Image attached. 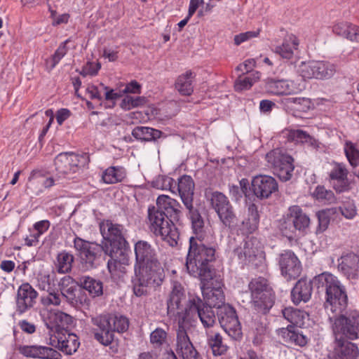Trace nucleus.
<instances>
[{"label":"nucleus","instance_id":"nucleus-1","mask_svg":"<svg viewBox=\"0 0 359 359\" xmlns=\"http://www.w3.org/2000/svg\"><path fill=\"white\" fill-rule=\"evenodd\" d=\"M318 288L325 291L324 307L329 319L334 323V336L348 339L359 337V311H353L347 315L341 314L347 306L348 297L344 286L333 274L325 272L315 278Z\"/></svg>","mask_w":359,"mask_h":359},{"label":"nucleus","instance_id":"nucleus-2","mask_svg":"<svg viewBox=\"0 0 359 359\" xmlns=\"http://www.w3.org/2000/svg\"><path fill=\"white\" fill-rule=\"evenodd\" d=\"M134 271L133 287L137 297L146 294L149 288L161 285L165 278L164 269L159 261L134 266Z\"/></svg>","mask_w":359,"mask_h":359},{"label":"nucleus","instance_id":"nucleus-3","mask_svg":"<svg viewBox=\"0 0 359 359\" xmlns=\"http://www.w3.org/2000/svg\"><path fill=\"white\" fill-rule=\"evenodd\" d=\"M95 339L100 344L108 346L114 339V332H123L129 326L128 319L123 316L100 315L91 318Z\"/></svg>","mask_w":359,"mask_h":359},{"label":"nucleus","instance_id":"nucleus-4","mask_svg":"<svg viewBox=\"0 0 359 359\" xmlns=\"http://www.w3.org/2000/svg\"><path fill=\"white\" fill-rule=\"evenodd\" d=\"M147 224L151 232L160 236L170 246L178 244L180 233L173 221L167 218L165 212L154 205L147 210Z\"/></svg>","mask_w":359,"mask_h":359},{"label":"nucleus","instance_id":"nucleus-5","mask_svg":"<svg viewBox=\"0 0 359 359\" xmlns=\"http://www.w3.org/2000/svg\"><path fill=\"white\" fill-rule=\"evenodd\" d=\"M197 316L206 331L211 330L216 325V315L212 308L205 304L198 296H190L187 302L184 312L180 313L178 327L185 328L194 316Z\"/></svg>","mask_w":359,"mask_h":359},{"label":"nucleus","instance_id":"nucleus-6","mask_svg":"<svg viewBox=\"0 0 359 359\" xmlns=\"http://www.w3.org/2000/svg\"><path fill=\"white\" fill-rule=\"evenodd\" d=\"M266 160L274 175L287 182L292 177L294 169L293 158L281 149H275L266 154Z\"/></svg>","mask_w":359,"mask_h":359},{"label":"nucleus","instance_id":"nucleus-7","mask_svg":"<svg viewBox=\"0 0 359 359\" xmlns=\"http://www.w3.org/2000/svg\"><path fill=\"white\" fill-rule=\"evenodd\" d=\"M215 249L212 247H207L203 241H196L194 237L189 238V248L187 257L186 266L196 274H198V269L196 263H201L211 266V262L215 259Z\"/></svg>","mask_w":359,"mask_h":359},{"label":"nucleus","instance_id":"nucleus-8","mask_svg":"<svg viewBox=\"0 0 359 359\" xmlns=\"http://www.w3.org/2000/svg\"><path fill=\"white\" fill-rule=\"evenodd\" d=\"M252 303L263 313L268 311L273 305L274 294L268 280L262 277L252 279L249 283Z\"/></svg>","mask_w":359,"mask_h":359},{"label":"nucleus","instance_id":"nucleus-9","mask_svg":"<svg viewBox=\"0 0 359 359\" xmlns=\"http://www.w3.org/2000/svg\"><path fill=\"white\" fill-rule=\"evenodd\" d=\"M209 201L222 224L231 230L236 229L238 218L228 198L222 192L214 191L210 194Z\"/></svg>","mask_w":359,"mask_h":359},{"label":"nucleus","instance_id":"nucleus-10","mask_svg":"<svg viewBox=\"0 0 359 359\" xmlns=\"http://www.w3.org/2000/svg\"><path fill=\"white\" fill-rule=\"evenodd\" d=\"M74 246L79 252L82 263L87 269L97 267L101 262L104 255H106L107 245L102 246L95 243H90L83 239L76 237L74 240Z\"/></svg>","mask_w":359,"mask_h":359},{"label":"nucleus","instance_id":"nucleus-11","mask_svg":"<svg viewBox=\"0 0 359 359\" xmlns=\"http://www.w3.org/2000/svg\"><path fill=\"white\" fill-rule=\"evenodd\" d=\"M310 218L299 205H292L280 223V229L285 235L303 231L309 226Z\"/></svg>","mask_w":359,"mask_h":359},{"label":"nucleus","instance_id":"nucleus-12","mask_svg":"<svg viewBox=\"0 0 359 359\" xmlns=\"http://www.w3.org/2000/svg\"><path fill=\"white\" fill-rule=\"evenodd\" d=\"M219 323L224 330L233 339L242 336L240 322L235 309L229 304H223L217 311Z\"/></svg>","mask_w":359,"mask_h":359},{"label":"nucleus","instance_id":"nucleus-13","mask_svg":"<svg viewBox=\"0 0 359 359\" xmlns=\"http://www.w3.org/2000/svg\"><path fill=\"white\" fill-rule=\"evenodd\" d=\"M299 72L304 79H330L335 73L334 65L324 61L303 62L299 66Z\"/></svg>","mask_w":359,"mask_h":359},{"label":"nucleus","instance_id":"nucleus-14","mask_svg":"<svg viewBox=\"0 0 359 359\" xmlns=\"http://www.w3.org/2000/svg\"><path fill=\"white\" fill-rule=\"evenodd\" d=\"M100 229L103 238L109 243V250L127 249L128 242L121 225L107 220L100 223Z\"/></svg>","mask_w":359,"mask_h":359},{"label":"nucleus","instance_id":"nucleus-15","mask_svg":"<svg viewBox=\"0 0 359 359\" xmlns=\"http://www.w3.org/2000/svg\"><path fill=\"white\" fill-rule=\"evenodd\" d=\"M81 156L74 153H61L55 159V165L59 178L71 179L79 170Z\"/></svg>","mask_w":359,"mask_h":359},{"label":"nucleus","instance_id":"nucleus-16","mask_svg":"<svg viewBox=\"0 0 359 359\" xmlns=\"http://www.w3.org/2000/svg\"><path fill=\"white\" fill-rule=\"evenodd\" d=\"M251 189L256 197L266 199L278 191V185L276 180L272 176L258 175L252 178Z\"/></svg>","mask_w":359,"mask_h":359},{"label":"nucleus","instance_id":"nucleus-17","mask_svg":"<svg viewBox=\"0 0 359 359\" xmlns=\"http://www.w3.org/2000/svg\"><path fill=\"white\" fill-rule=\"evenodd\" d=\"M233 254L241 262H250L257 257H262L260 242L255 237L247 238L233 250Z\"/></svg>","mask_w":359,"mask_h":359},{"label":"nucleus","instance_id":"nucleus-18","mask_svg":"<svg viewBox=\"0 0 359 359\" xmlns=\"http://www.w3.org/2000/svg\"><path fill=\"white\" fill-rule=\"evenodd\" d=\"M106 255L111 257L107 262V268L111 276L120 277L126 273V266L130 262L127 249L109 250L107 248Z\"/></svg>","mask_w":359,"mask_h":359},{"label":"nucleus","instance_id":"nucleus-19","mask_svg":"<svg viewBox=\"0 0 359 359\" xmlns=\"http://www.w3.org/2000/svg\"><path fill=\"white\" fill-rule=\"evenodd\" d=\"M175 351L182 359H203L191 343L186 329L182 327L177 330Z\"/></svg>","mask_w":359,"mask_h":359},{"label":"nucleus","instance_id":"nucleus-20","mask_svg":"<svg viewBox=\"0 0 359 359\" xmlns=\"http://www.w3.org/2000/svg\"><path fill=\"white\" fill-rule=\"evenodd\" d=\"M279 266L282 275L288 280L295 279L302 272V265L294 253L290 250L280 255Z\"/></svg>","mask_w":359,"mask_h":359},{"label":"nucleus","instance_id":"nucleus-21","mask_svg":"<svg viewBox=\"0 0 359 359\" xmlns=\"http://www.w3.org/2000/svg\"><path fill=\"white\" fill-rule=\"evenodd\" d=\"M335 337L334 348L329 353L330 359H356L359 354L358 346L342 337Z\"/></svg>","mask_w":359,"mask_h":359},{"label":"nucleus","instance_id":"nucleus-22","mask_svg":"<svg viewBox=\"0 0 359 359\" xmlns=\"http://www.w3.org/2000/svg\"><path fill=\"white\" fill-rule=\"evenodd\" d=\"M331 168L328 172L329 181L337 192H343L348 189V170L342 163L333 161L330 163Z\"/></svg>","mask_w":359,"mask_h":359},{"label":"nucleus","instance_id":"nucleus-23","mask_svg":"<svg viewBox=\"0 0 359 359\" xmlns=\"http://www.w3.org/2000/svg\"><path fill=\"white\" fill-rule=\"evenodd\" d=\"M186 298L185 292L182 285L178 282L172 283V290L167 302L168 315L170 317H176L180 320V313L184 312V309H181V303Z\"/></svg>","mask_w":359,"mask_h":359},{"label":"nucleus","instance_id":"nucleus-24","mask_svg":"<svg viewBox=\"0 0 359 359\" xmlns=\"http://www.w3.org/2000/svg\"><path fill=\"white\" fill-rule=\"evenodd\" d=\"M37 292L27 283L22 284L17 292L16 306L17 311L25 313L34 306L37 298Z\"/></svg>","mask_w":359,"mask_h":359},{"label":"nucleus","instance_id":"nucleus-25","mask_svg":"<svg viewBox=\"0 0 359 359\" xmlns=\"http://www.w3.org/2000/svg\"><path fill=\"white\" fill-rule=\"evenodd\" d=\"M19 353L25 357L40 359H62V355L53 348L43 346H19Z\"/></svg>","mask_w":359,"mask_h":359},{"label":"nucleus","instance_id":"nucleus-26","mask_svg":"<svg viewBox=\"0 0 359 359\" xmlns=\"http://www.w3.org/2000/svg\"><path fill=\"white\" fill-rule=\"evenodd\" d=\"M135 255L134 266L159 261L156 249L145 241H139L135 244Z\"/></svg>","mask_w":359,"mask_h":359},{"label":"nucleus","instance_id":"nucleus-27","mask_svg":"<svg viewBox=\"0 0 359 359\" xmlns=\"http://www.w3.org/2000/svg\"><path fill=\"white\" fill-rule=\"evenodd\" d=\"M338 269L347 278L355 279L359 271V256L351 252L342 255L338 259Z\"/></svg>","mask_w":359,"mask_h":359},{"label":"nucleus","instance_id":"nucleus-28","mask_svg":"<svg viewBox=\"0 0 359 359\" xmlns=\"http://www.w3.org/2000/svg\"><path fill=\"white\" fill-rule=\"evenodd\" d=\"M194 189L195 184L191 177L184 175L178 179L175 189L187 208H192Z\"/></svg>","mask_w":359,"mask_h":359},{"label":"nucleus","instance_id":"nucleus-29","mask_svg":"<svg viewBox=\"0 0 359 359\" xmlns=\"http://www.w3.org/2000/svg\"><path fill=\"white\" fill-rule=\"evenodd\" d=\"M156 207L165 212L168 219L178 221L181 215V205L167 195H160L156 199Z\"/></svg>","mask_w":359,"mask_h":359},{"label":"nucleus","instance_id":"nucleus-30","mask_svg":"<svg viewBox=\"0 0 359 359\" xmlns=\"http://www.w3.org/2000/svg\"><path fill=\"white\" fill-rule=\"evenodd\" d=\"M43 321L47 328L53 330L64 328L72 323V317L60 311H48L43 315Z\"/></svg>","mask_w":359,"mask_h":359},{"label":"nucleus","instance_id":"nucleus-31","mask_svg":"<svg viewBox=\"0 0 359 359\" xmlns=\"http://www.w3.org/2000/svg\"><path fill=\"white\" fill-rule=\"evenodd\" d=\"M49 344L57 348L67 355H72L79 348L80 343L76 334L67 333L57 337V341L55 339H50Z\"/></svg>","mask_w":359,"mask_h":359},{"label":"nucleus","instance_id":"nucleus-32","mask_svg":"<svg viewBox=\"0 0 359 359\" xmlns=\"http://www.w3.org/2000/svg\"><path fill=\"white\" fill-rule=\"evenodd\" d=\"M332 32L350 41L359 43V26L351 22H338L332 26Z\"/></svg>","mask_w":359,"mask_h":359},{"label":"nucleus","instance_id":"nucleus-33","mask_svg":"<svg viewBox=\"0 0 359 359\" xmlns=\"http://www.w3.org/2000/svg\"><path fill=\"white\" fill-rule=\"evenodd\" d=\"M312 291V282L301 278L297 282L291 292L293 303L299 304L301 302H308L311 299Z\"/></svg>","mask_w":359,"mask_h":359},{"label":"nucleus","instance_id":"nucleus-34","mask_svg":"<svg viewBox=\"0 0 359 359\" xmlns=\"http://www.w3.org/2000/svg\"><path fill=\"white\" fill-rule=\"evenodd\" d=\"M204 299L206 302L205 305L210 306L211 308H216L217 311L219 308L224 304V295L223 290L221 287V283H218V286L216 287H208L205 288V283H203L201 286Z\"/></svg>","mask_w":359,"mask_h":359},{"label":"nucleus","instance_id":"nucleus-35","mask_svg":"<svg viewBox=\"0 0 359 359\" xmlns=\"http://www.w3.org/2000/svg\"><path fill=\"white\" fill-rule=\"evenodd\" d=\"M266 89L269 93L274 95H289L297 91V88L292 81L268 79L266 81Z\"/></svg>","mask_w":359,"mask_h":359},{"label":"nucleus","instance_id":"nucleus-36","mask_svg":"<svg viewBox=\"0 0 359 359\" xmlns=\"http://www.w3.org/2000/svg\"><path fill=\"white\" fill-rule=\"evenodd\" d=\"M259 221V215L257 207L255 204L252 203L248 209V217L241 222L239 229L243 233H252L257 230Z\"/></svg>","mask_w":359,"mask_h":359},{"label":"nucleus","instance_id":"nucleus-37","mask_svg":"<svg viewBox=\"0 0 359 359\" xmlns=\"http://www.w3.org/2000/svg\"><path fill=\"white\" fill-rule=\"evenodd\" d=\"M205 334L207 343L214 355H222L226 353L229 347L223 341V338L218 332L214 330L206 331Z\"/></svg>","mask_w":359,"mask_h":359},{"label":"nucleus","instance_id":"nucleus-38","mask_svg":"<svg viewBox=\"0 0 359 359\" xmlns=\"http://www.w3.org/2000/svg\"><path fill=\"white\" fill-rule=\"evenodd\" d=\"M195 74L191 71H187L180 75L175 83V88L182 95H190L194 92L193 81Z\"/></svg>","mask_w":359,"mask_h":359},{"label":"nucleus","instance_id":"nucleus-39","mask_svg":"<svg viewBox=\"0 0 359 359\" xmlns=\"http://www.w3.org/2000/svg\"><path fill=\"white\" fill-rule=\"evenodd\" d=\"M78 284L87 290L92 297H97L103 294V283L101 280L92 277L83 276L78 278Z\"/></svg>","mask_w":359,"mask_h":359},{"label":"nucleus","instance_id":"nucleus-40","mask_svg":"<svg viewBox=\"0 0 359 359\" xmlns=\"http://www.w3.org/2000/svg\"><path fill=\"white\" fill-rule=\"evenodd\" d=\"M162 132L149 127L137 126L133 131V136L142 141H151L160 138Z\"/></svg>","mask_w":359,"mask_h":359},{"label":"nucleus","instance_id":"nucleus-41","mask_svg":"<svg viewBox=\"0 0 359 359\" xmlns=\"http://www.w3.org/2000/svg\"><path fill=\"white\" fill-rule=\"evenodd\" d=\"M189 210L190 219L191 220L192 228L196 234V241H204L205 235L203 233L204 222L198 211L192 205L191 208H187Z\"/></svg>","mask_w":359,"mask_h":359},{"label":"nucleus","instance_id":"nucleus-42","mask_svg":"<svg viewBox=\"0 0 359 359\" xmlns=\"http://www.w3.org/2000/svg\"><path fill=\"white\" fill-rule=\"evenodd\" d=\"M286 135L289 141L296 143H306L312 147L317 146L316 140L302 130H287Z\"/></svg>","mask_w":359,"mask_h":359},{"label":"nucleus","instance_id":"nucleus-43","mask_svg":"<svg viewBox=\"0 0 359 359\" xmlns=\"http://www.w3.org/2000/svg\"><path fill=\"white\" fill-rule=\"evenodd\" d=\"M284 318L292 325L301 327L304 325V320L307 315L306 312L292 307H287L283 310Z\"/></svg>","mask_w":359,"mask_h":359},{"label":"nucleus","instance_id":"nucleus-44","mask_svg":"<svg viewBox=\"0 0 359 359\" xmlns=\"http://www.w3.org/2000/svg\"><path fill=\"white\" fill-rule=\"evenodd\" d=\"M102 178L106 184H115L124 178V172L121 168L111 166L104 171Z\"/></svg>","mask_w":359,"mask_h":359},{"label":"nucleus","instance_id":"nucleus-45","mask_svg":"<svg viewBox=\"0 0 359 359\" xmlns=\"http://www.w3.org/2000/svg\"><path fill=\"white\" fill-rule=\"evenodd\" d=\"M74 257L72 254L67 252H62L58 254L57 257V271L61 273H69L72 267Z\"/></svg>","mask_w":359,"mask_h":359},{"label":"nucleus","instance_id":"nucleus-46","mask_svg":"<svg viewBox=\"0 0 359 359\" xmlns=\"http://www.w3.org/2000/svg\"><path fill=\"white\" fill-rule=\"evenodd\" d=\"M149 341L155 348H160L168 342V332L161 327L153 330L149 336Z\"/></svg>","mask_w":359,"mask_h":359},{"label":"nucleus","instance_id":"nucleus-47","mask_svg":"<svg viewBox=\"0 0 359 359\" xmlns=\"http://www.w3.org/2000/svg\"><path fill=\"white\" fill-rule=\"evenodd\" d=\"M344 152L350 165L353 168L359 165V150L353 142L347 141L345 143Z\"/></svg>","mask_w":359,"mask_h":359},{"label":"nucleus","instance_id":"nucleus-48","mask_svg":"<svg viewBox=\"0 0 359 359\" xmlns=\"http://www.w3.org/2000/svg\"><path fill=\"white\" fill-rule=\"evenodd\" d=\"M147 98L143 96L133 97L127 95L121 101V107L125 110H130L133 108L144 105L147 103Z\"/></svg>","mask_w":359,"mask_h":359},{"label":"nucleus","instance_id":"nucleus-49","mask_svg":"<svg viewBox=\"0 0 359 359\" xmlns=\"http://www.w3.org/2000/svg\"><path fill=\"white\" fill-rule=\"evenodd\" d=\"M196 267L198 269V274L194 273L188 266H186L188 273L196 278H198L202 282L207 281L212 279V269L211 266H208L205 264L202 265L201 263H196Z\"/></svg>","mask_w":359,"mask_h":359},{"label":"nucleus","instance_id":"nucleus-50","mask_svg":"<svg viewBox=\"0 0 359 359\" xmlns=\"http://www.w3.org/2000/svg\"><path fill=\"white\" fill-rule=\"evenodd\" d=\"M335 212V208H328L318 212V227L317 229V232L321 233L327 229L330 224V216Z\"/></svg>","mask_w":359,"mask_h":359},{"label":"nucleus","instance_id":"nucleus-51","mask_svg":"<svg viewBox=\"0 0 359 359\" xmlns=\"http://www.w3.org/2000/svg\"><path fill=\"white\" fill-rule=\"evenodd\" d=\"M285 334L287 341L294 345L303 347L308 343V337L299 332L287 330Z\"/></svg>","mask_w":359,"mask_h":359},{"label":"nucleus","instance_id":"nucleus-52","mask_svg":"<svg viewBox=\"0 0 359 359\" xmlns=\"http://www.w3.org/2000/svg\"><path fill=\"white\" fill-rule=\"evenodd\" d=\"M313 195L318 200L323 201L327 203H334L336 202L334 193L331 190L326 189L324 187H317Z\"/></svg>","mask_w":359,"mask_h":359},{"label":"nucleus","instance_id":"nucleus-53","mask_svg":"<svg viewBox=\"0 0 359 359\" xmlns=\"http://www.w3.org/2000/svg\"><path fill=\"white\" fill-rule=\"evenodd\" d=\"M177 182L171 177L168 176H160L156 182V187L163 190H170L175 193Z\"/></svg>","mask_w":359,"mask_h":359},{"label":"nucleus","instance_id":"nucleus-54","mask_svg":"<svg viewBox=\"0 0 359 359\" xmlns=\"http://www.w3.org/2000/svg\"><path fill=\"white\" fill-rule=\"evenodd\" d=\"M60 292L62 296L72 306H74L79 304V299L77 295L78 290L76 285L62 290Z\"/></svg>","mask_w":359,"mask_h":359},{"label":"nucleus","instance_id":"nucleus-55","mask_svg":"<svg viewBox=\"0 0 359 359\" xmlns=\"http://www.w3.org/2000/svg\"><path fill=\"white\" fill-rule=\"evenodd\" d=\"M341 215L346 219H351L357 214L356 207L353 201L344 202L341 206L339 207Z\"/></svg>","mask_w":359,"mask_h":359},{"label":"nucleus","instance_id":"nucleus-56","mask_svg":"<svg viewBox=\"0 0 359 359\" xmlns=\"http://www.w3.org/2000/svg\"><path fill=\"white\" fill-rule=\"evenodd\" d=\"M290 102L294 104V109L299 111H307L311 107L309 99L304 97L290 98Z\"/></svg>","mask_w":359,"mask_h":359},{"label":"nucleus","instance_id":"nucleus-57","mask_svg":"<svg viewBox=\"0 0 359 359\" xmlns=\"http://www.w3.org/2000/svg\"><path fill=\"white\" fill-rule=\"evenodd\" d=\"M41 302L45 306H59L61 303V297L59 293L49 292L47 295L41 297Z\"/></svg>","mask_w":359,"mask_h":359},{"label":"nucleus","instance_id":"nucleus-58","mask_svg":"<svg viewBox=\"0 0 359 359\" xmlns=\"http://www.w3.org/2000/svg\"><path fill=\"white\" fill-rule=\"evenodd\" d=\"M274 53L278 54L284 59H290L293 57L294 52L288 43H283L281 46H278L274 49Z\"/></svg>","mask_w":359,"mask_h":359},{"label":"nucleus","instance_id":"nucleus-59","mask_svg":"<svg viewBox=\"0 0 359 359\" xmlns=\"http://www.w3.org/2000/svg\"><path fill=\"white\" fill-rule=\"evenodd\" d=\"M68 41H69V40H66L65 41L62 42L58 48L56 50L54 55H53V65H52L53 68L66 55V53L67 52V43H68Z\"/></svg>","mask_w":359,"mask_h":359},{"label":"nucleus","instance_id":"nucleus-60","mask_svg":"<svg viewBox=\"0 0 359 359\" xmlns=\"http://www.w3.org/2000/svg\"><path fill=\"white\" fill-rule=\"evenodd\" d=\"M259 34V30L249 31L244 33H241L234 36V43L236 46L240 45L241 43L245 42L252 38L257 37Z\"/></svg>","mask_w":359,"mask_h":359},{"label":"nucleus","instance_id":"nucleus-61","mask_svg":"<svg viewBox=\"0 0 359 359\" xmlns=\"http://www.w3.org/2000/svg\"><path fill=\"white\" fill-rule=\"evenodd\" d=\"M252 86L249 77H239L235 82L234 88L236 91L248 90Z\"/></svg>","mask_w":359,"mask_h":359},{"label":"nucleus","instance_id":"nucleus-62","mask_svg":"<svg viewBox=\"0 0 359 359\" xmlns=\"http://www.w3.org/2000/svg\"><path fill=\"white\" fill-rule=\"evenodd\" d=\"M18 326L22 332L28 334H32L36 332V327L34 324L27 320H22L18 322Z\"/></svg>","mask_w":359,"mask_h":359},{"label":"nucleus","instance_id":"nucleus-63","mask_svg":"<svg viewBox=\"0 0 359 359\" xmlns=\"http://www.w3.org/2000/svg\"><path fill=\"white\" fill-rule=\"evenodd\" d=\"M76 283L74 282V280L69 276H66L61 278L60 283H59V288L60 290L62 291V290H65L68 287H72L74 286H76Z\"/></svg>","mask_w":359,"mask_h":359},{"label":"nucleus","instance_id":"nucleus-64","mask_svg":"<svg viewBox=\"0 0 359 359\" xmlns=\"http://www.w3.org/2000/svg\"><path fill=\"white\" fill-rule=\"evenodd\" d=\"M141 86L136 81H132L128 83L123 90V93H140Z\"/></svg>","mask_w":359,"mask_h":359}]
</instances>
